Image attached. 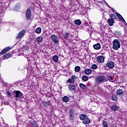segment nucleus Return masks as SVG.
Wrapping results in <instances>:
<instances>
[{"instance_id": "nucleus-1", "label": "nucleus", "mask_w": 127, "mask_h": 127, "mask_svg": "<svg viewBox=\"0 0 127 127\" xmlns=\"http://www.w3.org/2000/svg\"><path fill=\"white\" fill-rule=\"evenodd\" d=\"M13 95L15 98H17L16 99V101H19V99H23V98H24L23 93H22V92L18 90L14 91L13 92Z\"/></svg>"}, {"instance_id": "nucleus-2", "label": "nucleus", "mask_w": 127, "mask_h": 127, "mask_svg": "<svg viewBox=\"0 0 127 127\" xmlns=\"http://www.w3.org/2000/svg\"><path fill=\"white\" fill-rule=\"evenodd\" d=\"M113 48L114 50H118L121 48V42L115 39L113 42Z\"/></svg>"}, {"instance_id": "nucleus-3", "label": "nucleus", "mask_w": 127, "mask_h": 127, "mask_svg": "<svg viewBox=\"0 0 127 127\" xmlns=\"http://www.w3.org/2000/svg\"><path fill=\"white\" fill-rule=\"evenodd\" d=\"M105 79H106V77L103 75L97 76L95 78V82L98 83H104V82H105Z\"/></svg>"}, {"instance_id": "nucleus-4", "label": "nucleus", "mask_w": 127, "mask_h": 127, "mask_svg": "<svg viewBox=\"0 0 127 127\" xmlns=\"http://www.w3.org/2000/svg\"><path fill=\"white\" fill-rule=\"evenodd\" d=\"M27 127H39L35 121H29L26 124Z\"/></svg>"}, {"instance_id": "nucleus-5", "label": "nucleus", "mask_w": 127, "mask_h": 127, "mask_svg": "<svg viewBox=\"0 0 127 127\" xmlns=\"http://www.w3.org/2000/svg\"><path fill=\"white\" fill-rule=\"evenodd\" d=\"M26 18L27 20H29L31 18V11L30 8L28 7L26 11Z\"/></svg>"}, {"instance_id": "nucleus-6", "label": "nucleus", "mask_w": 127, "mask_h": 127, "mask_svg": "<svg viewBox=\"0 0 127 127\" xmlns=\"http://www.w3.org/2000/svg\"><path fill=\"white\" fill-rule=\"evenodd\" d=\"M25 34V30L23 29L18 34L17 36L16 37V39H20V38L24 36Z\"/></svg>"}, {"instance_id": "nucleus-7", "label": "nucleus", "mask_w": 127, "mask_h": 127, "mask_svg": "<svg viewBox=\"0 0 127 127\" xmlns=\"http://www.w3.org/2000/svg\"><path fill=\"white\" fill-rule=\"evenodd\" d=\"M106 66L109 68V69H114L115 64L113 61L108 62V63L106 64Z\"/></svg>"}, {"instance_id": "nucleus-8", "label": "nucleus", "mask_w": 127, "mask_h": 127, "mask_svg": "<svg viewBox=\"0 0 127 127\" xmlns=\"http://www.w3.org/2000/svg\"><path fill=\"white\" fill-rule=\"evenodd\" d=\"M69 119L70 121H73L74 120V110L71 109L69 111Z\"/></svg>"}, {"instance_id": "nucleus-9", "label": "nucleus", "mask_w": 127, "mask_h": 127, "mask_svg": "<svg viewBox=\"0 0 127 127\" xmlns=\"http://www.w3.org/2000/svg\"><path fill=\"white\" fill-rule=\"evenodd\" d=\"M97 60L99 63H103L105 61V57L102 56H99L97 58Z\"/></svg>"}, {"instance_id": "nucleus-10", "label": "nucleus", "mask_w": 127, "mask_h": 127, "mask_svg": "<svg viewBox=\"0 0 127 127\" xmlns=\"http://www.w3.org/2000/svg\"><path fill=\"white\" fill-rule=\"evenodd\" d=\"M51 37L54 43L57 44L59 43V41H58V37H57V36L55 35H53Z\"/></svg>"}, {"instance_id": "nucleus-11", "label": "nucleus", "mask_w": 127, "mask_h": 127, "mask_svg": "<svg viewBox=\"0 0 127 127\" xmlns=\"http://www.w3.org/2000/svg\"><path fill=\"white\" fill-rule=\"evenodd\" d=\"M12 55V52H9L7 54H5L3 57L2 58V60H5V59H8Z\"/></svg>"}, {"instance_id": "nucleus-12", "label": "nucleus", "mask_w": 127, "mask_h": 127, "mask_svg": "<svg viewBox=\"0 0 127 127\" xmlns=\"http://www.w3.org/2000/svg\"><path fill=\"white\" fill-rule=\"evenodd\" d=\"M9 50H10V47H6L1 51V52L0 53V55H3L4 53H5L6 52H7V51H9Z\"/></svg>"}, {"instance_id": "nucleus-13", "label": "nucleus", "mask_w": 127, "mask_h": 127, "mask_svg": "<svg viewBox=\"0 0 127 127\" xmlns=\"http://www.w3.org/2000/svg\"><path fill=\"white\" fill-rule=\"evenodd\" d=\"M68 88L71 91H75V90H76V86L73 84H69V85H68Z\"/></svg>"}, {"instance_id": "nucleus-14", "label": "nucleus", "mask_w": 127, "mask_h": 127, "mask_svg": "<svg viewBox=\"0 0 127 127\" xmlns=\"http://www.w3.org/2000/svg\"><path fill=\"white\" fill-rule=\"evenodd\" d=\"M116 14L117 16H118V17H119V18H120V19L122 20L123 21V22H124V23H125L126 24V25H127L126 20H125V19L124 18V17H123L120 13L116 12Z\"/></svg>"}, {"instance_id": "nucleus-15", "label": "nucleus", "mask_w": 127, "mask_h": 127, "mask_svg": "<svg viewBox=\"0 0 127 127\" xmlns=\"http://www.w3.org/2000/svg\"><path fill=\"white\" fill-rule=\"evenodd\" d=\"M93 47L95 50H99L101 49V44H100V43L94 44L93 45Z\"/></svg>"}, {"instance_id": "nucleus-16", "label": "nucleus", "mask_w": 127, "mask_h": 127, "mask_svg": "<svg viewBox=\"0 0 127 127\" xmlns=\"http://www.w3.org/2000/svg\"><path fill=\"white\" fill-rule=\"evenodd\" d=\"M83 124L84 125H89L90 123H91V121L89 118L86 117L83 121H82Z\"/></svg>"}, {"instance_id": "nucleus-17", "label": "nucleus", "mask_w": 127, "mask_h": 127, "mask_svg": "<svg viewBox=\"0 0 127 127\" xmlns=\"http://www.w3.org/2000/svg\"><path fill=\"white\" fill-rule=\"evenodd\" d=\"M108 23L110 26H113V25H114V23H115V21L112 18H109L108 20Z\"/></svg>"}, {"instance_id": "nucleus-18", "label": "nucleus", "mask_w": 127, "mask_h": 127, "mask_svg": "<svg viewBox=\"0 0 127 127\" xmlns=\"http://www.w3.org/2000/svg\"><path fill=\"white\" fill-rule=\"evenodd\" d=\"M116 94L117 95H118V96H121V95H123V94H124V89H118L116 92Z\"/></svg>"}, {"instance_id": "nucleus-19", "label": "nucleus", "mask_w": 127, "mask_h": 127, "mask_svg": "<svg viewBox=\"0 0 127 127\" xmlns=\"http://www.w3.org/2000/svg\"><path fill=\"white\" fill-rule=\"evenodd\" d=\"M110 108L111 110H112V111H114V112L118 111L119 109V107H118L117 105H112Z\"/></svg>"}, {"instance_id": "nucleus-20", "label": "nucleus", "mask_w": 127, "mask_h": 127, "mask_svg": "<svg viewBox=\"0 0 127 127\" xmlns=\"http://www.w3.org/2000/svg\"><path fill=\"white\" fill-rule=\"evenodd\" d=\"M84 73L85 75H90L92 73V70L89 68H86L84 70Z\"/></svg>"}, {"instance_id": "nucleus-21", "label": "nucleus", "mask_w": 127, "mask_h": 127, "mask_svg": "<svg viewBox=\"0 0 127 127\" xmlns=\"http://www.w3.org/2000/svg\"><path fill=\"white\" fill-rule=\"evenodd\" d=\"M52 59L54 62L57 63V62H58V59H59V58L58 57V56L55 55L53 57Z\"/></svg>"}, {"instance_id": "nucleus-22", "label": "nucleus", "mask_w": 127, "mask_h": 127, "mask_svg": "<svg viewBox=\"0 0 127 127\" xmlns=\"http://www.w3.org/2000/svg\"><path fill=\"white\" fill-rule=\"evenodd\" d=\"M87 118V116L85 114H81L79 116V119L81 121H84L86 118Z\"/></svg>"}, {"instance_id": "nucleus-23", "label": "nucleus", "mask_w": 127, "mask_h": 127, "mask_svg": "<svg viewBox=\"0 0 127 127\" xmlns=\"http://www.w3.org/2000/svg\"><path fill=\"white\" fill-rule=\"evenodd\" d=\"M74 22L76 25H81V23H82V21L80 19L75 20Z\"/></svg>"}, {"instance_id": "nucleus-24", "label": "nucleus", "mask_w": 127, "mask_h": 127, "mask_svg": "<svg viewBox=\"0 0 127 127\" xmlns=\"http://www.w3.org/2000/svg\"><path fill=\"white\" fill-rule=\"evenodd\" d=\"M79 87L80 89H82V90H86V88H87V86L86 85L83 84V83H80L79 84Z\"/></svg>"}, {"instance_id": "nucleus-25", "label": "nucleus", "mask_w": 127, "mask_h": 127, "mask_svg": "<svg viewBox=\"0 0 127 127\" xmlns=\"http://www.w3.org/2000/svg\"><path fill=\"white\" fill-rule=\"evenodd\" d=\"M82 80L84 81V82H87V81L89 80V78L86 75H83L82 77Z\"/></svg>"}, {"instance_id": "nucleus-26", "label": "nucleus", "mask_w": 127, "mask_h": 127, "mask_svg": "<svg viewBox=\"0 0 127 127\" xmlns=\"http://www.w3.org/2000/svg\"><path fill=\"white\" fill-rule=\"evenodd\" d=\"M63 101L64 103H67V102H68L69 101V97H68V96H64L63 98Z\"/></svg>"}, {"instance_id": "nucleus-27", "label": "nucleus", "mask_w": 127, "mask_h": 127, "mask_svg": "<svg viewBox=\"0 0 127 127\" xmlns=\"http://www.w3.org/2000/svg\"><path fill=\"white\" fill-rule=\"evenodd\" d=\"M36 33H37V34H40V33H41V27H38L35 30Z\"/></svg>"}, {"instance_id": "nucleus-28", "label": "nucleus", "mask_w": 127, "mask_h": 127, "mask_svg": "<svg viewBox=\"0 0 127 127\" xmlns=\"http://www.w3.org/2000/svg\"><path fill=\"white\" fill-rule=\"evenodd\" d=\"M63 36L65 39H67L69 38V36H70V34L68 33H64V34L63 35Z\"/></svg>"}, {"instance_id": "nucleus-29", "label": "nucleus", "mask_w": 127, "mask_h": 127, "mask_svg": "<svg viewBox=\"0 0 127 127\" xmlns=\"http://www.w3.org/2000/svg\"><path fill=\"white\" fill-rule=\"evenodd\" d=\"M43 40V38L41 36L38 37L37 39V42H42V41Z\"/></svg>"}, {"instance_id": "nucleus-30", "label": "nucleus", "mask_w": 127, "mask_h": 127, "mask_svg": "<svg viewBox=\"0 0 127 127\" xmlns=\"http://www.w3.org/2000/svg\"><path fill=\"white\" fill-rule=\"evenodd\" d=\"M110 18H112V19H117V16H116V14H111L110 15Z\"/></svg>"}, {"instance_id": "nucleus-31", "label": "nucleus", "mask_w": 127, "mask_h": 127, "mask_svg": "<svg viewBox=\"0 0 127 127\" xmlns=\"http://www.w3.org/2000/svg\"><path fill=\"white\" fill-rule=\"evenodd\" d=\"M74 70L75 72H79L80 70H81V67L79 66H75L74 68Z\"/></svg>"}, {"instance_id": "nucleus-32", "label": "nucleus", "mask_w": 127, "mask_h": 127, "mask_svg": "<svg viewBox=\"0 0 127 127\" xmlns=\"http://www.w3.org/2000/svg\"><path fill=\"white\" fill-rule=\"evenodd\" d=\"M70 79L73 81V82H75V80H77L78 79V77L75 76V75H72Z\"/></svg>"}, {"instance_id": "nucleus-33", "label": "nucleus", "mask_w": 127, "mask_h": 127, "mask_svg": "<svg viewBox=\"0 0 127 127\" xmlns=\"http://www.w3.org/2000/svg\"><path fill=\"white\" fill-rule=\"evenodd\" d=\"M115 35L116 36H122V33H121L120 32L117 31L115 32Z\"/></svg>"}, {"instance_id": "nucleus-34", "label": "nucleus", "mask_w": 127, "mask_h": 127, "mask_svg": "<svg viewBox=\"0 0 127 127\" xmlns=\"http://www.w3.org/2000/svg\"><path fill=\"white\" fill-rule=\"evenodd\" d=\"M49 103L50 102L44 101L43 105L45 107H48V106H49Z\"/></svg>"}, {"instance_id": "nucleus-35", "label": "nucleus", "mask_w": 127, "mask_h": 127, "mask_svg": "<svg viewBox=\"0 0 127 127\" xmlns=\"http://www.w3.org/2000/svg\"><path fill=\"white\" fill-rule=\"evenodd\" d=\"M91 68L92 69H93V70H96V69L98 68V66L96 64H94L91 66Z\"/></svg>"}, {"instance_id": "nucleus-36", "label": "nucleus", "mask_w": 127, "mask_h": 127, "mask_svg": "<svg viewBox=\"0 0 127 127\" xmlns=\"http://www.w3.org/2000/svg\"><path fill=\"white\" fill-rule=\"evenodd\" d=\"M67 83H70V84H74L75 83V81H72L71 78H69L67 80Z\"/></svg>"}, {"instance_id": "nucleus-37", "label": "nucleus", "mask_w": 127, "mask_h": 127, "mask_svg": "<svg viewBox=\"0 0 127 127\" xmlns=\"http://www.w3.org/2000/svg\"><path fill=\"white\" fill-rule=\"evenodd\" d=\"M103 127H109L108 125V123H107V122L106 121L103 122Z\"/></svg>"}, {"instance_id": "nucleus-38", "label": "nucleus", "mask_w": 127, "mask_h": 127, "mask_svg": "<svg viewBox=\"0 0 127 127\" xmlns=\"http://www.w3.org/2000/svg\"><path fill=\"white\" fill-rule=\"evenodd\" d=\"M108 80L110 81V82H113V80H114V78L112 76H108Z\"/></svg>"}, {"instance_id": "nucleus-39", "label": "nucleus", "mask_w": 127, "mask_h": 127, "mask_svg": "<svg viewBox=\"0 0 127 127\" xmlns=\"http://www.w3.org/2000/svg\"><path fill=\"white\" fill-rule=\"evenodd\" d=\"M15 8L19 9V8H20V3H18L17 5L15 6Z\"/></svg>"}, {"instance_id": "nucleus-40", "label": "nucleus", "mask_w": 127, "mask_h": 127, "mask_svg": "<svg viewBox=\"0 0 127 127\" xmlns=\"http://www.w3.org/2000/svg\"><path fill=\"white\" fill-rule=\"evenodd\" d=\"M47 97H48V98H51V97H52V94H51L50 92H47Z\"/></svg>"}, {"instance_id": "nucleus-41", "label": "nucleus", "mask_w": 127, "mask_h": 127, "mask_svg": "<svg viewBox=\"0 0 127 127\" xmlns=\"http://www.w3.org/2000/svg\"><path fill=\"white\" fill-rule=\"evenodd\" d=\"M6 94L7 95V96H8V97L11 96V94L10 93V92H9L8 91H6Z\"/></svg>"}, {"instance_id": "nucleus-42", "label": "nucleus", "mask_w": 127, "mask_h": 127, "mask_svg": "<svg viewBox=\"0 0 127 127\" xmlns=\"http://www.w3.org/2000/svg\"><path fill=\"white\" fill-rule=\"evenodd\" d=\"M104 0V1L105 2V3H106V4H107L108 7H109V8H112L110 6V5H109V4H108V3H107L105 0Z\"/></svg>"}, {"instance_id": "nucleus-43", "label": "nucleus", "mask_w": 127, "mask_h": 127, "mask_svg": "<svg viewBox=\"0 0 127 127\" xmlns=\"http://www.w3.org/2000/svg\"><path fill=\"white\" fill-rule=\"evenodd\" d=\"M112 8V10L113 11V12L114 13H115L116 12V10H115V9L113 8Z\"/></svg>"}, {"instance_id": "nucleus-44", "label": "nucleus", "mask_w": 127, "mask_h": 127, "mask_svg": "<svg viewBox=\"0 0 127 127\" xmlns=\"http://www.w3.org/2000/svg\"><path fill=\"white\" fill-rule=\"evenodd\" d=\"M100 54H101V55H105V53L102 52V51H100Z\"/></svg>"}, {"instance_id": "nucleus-45", "label": "nucleus", "mask_w": 127, "mask_h": 127, "mask_svg": "<svg viewBox=\"0 0 127 127\" xmlns=\"http://www.w3.org/2000/svg\"><path fill=\"white\" fill-rule=\"evenodd\" d=\"M88 31H91L92 30V29L91 28H88Z\"/></svg>"}, {"instance_id": "nucleus-46", "label": "nucleus", "mask_w": 127, "mask_h": 127, "mask_svg": "<svg viewBox=\"0 0 127 127\" xmlns=\"http://www.w3.org/2000/svg\"><path fill=\"white\" fill-rule=\"evenodd\" d=\"M4 105H8V103H7V102H6V103H4Z\"/></svg>"}, {"instance_id": "nucleus-47", "label": "nucleus", "mask_w": 127, "mask_h": 127, "mask_svg": "<svg viewBox=\"0 0 127 127\" xmlns=\"http://www.w3.org/2000/svg\"><path fill=\"white\" fill-rule=\"evenodd\" d=\"M32 118H33L32 116H31V117H29V119H32Z\"/></svg>"}, {"instance_id": "nucleus-48", "label": "nucleus", "mask_w": 127, "mask_h": 127, "mask_svg": "<svg viewBox=\"0 0 127 127\" xmlns=\"http://www.w3.org/2000/svg\"><path fill=\"white\" fill-rule=\"evenodd\" d=\"M26 47H27L28 48H29V46H26Z\"/></svg>"}]
</instances>
